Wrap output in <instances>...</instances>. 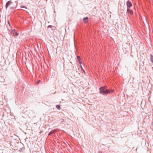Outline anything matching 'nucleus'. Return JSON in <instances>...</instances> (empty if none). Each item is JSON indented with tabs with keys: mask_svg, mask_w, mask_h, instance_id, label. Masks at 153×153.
Returning a JSON list of instances; mask_svg holds the SVG:
<instances>
[{
	"mask_svg": "<svg viewBox=\"0 0 153 153\" xmlns=\"http://www.w3.org/2000/svg\"><path fill=\"white\" fill-rule=\"evenodd\" d=\"M9 25H10V23L9 22Z\"/></svg>",
	"mask_w": 153,
	"mask_h": 153,
	"instance_id": "obj_19",
	"label": "nucleus"
},
{
	"mask_svg": "<svg viewBox=\"0 0 153 153\" xmlns=\"http://www.w3.org/2000/svg\"><path fill=\"white\" fill-rule=\"evenodd\" d=\"M137 148L136 149V151L137 150Z\"/></svg>",
	"mask_w": 153,
	"mask_h": 153,
	"instance_id": "obj_18",
	"label": "nucleus"
},
{
	"mask_svg": "<svg viewBox=\"0 0 153 153\" xmlns=\"http://www.w3.org/2000/svg\"><path fill=\"white\" fill-rule=\"evenodd\" d=\"M70 63H71V64H72V62H70Z\"/></svg>",
	"mask_w": 153,
	"mask_h": 153,
	"instance_id": "obj_15",
	"label": "nucleus"
},
{
	"mask_svg": "<svg viewBox=\"0 0 153 153\" xmlns=\"http://www.w3.org/2000/svg\"><path fill=\"white\" fill-rule=\"evenodd\" d=\"M55 131V130H52V131H51L48 134V135L49 136H50V135L51 134H53V133Z\"/></svg>",
	"mask_w": 153,
	"mask_h": 153,
	"instance_id": "obj_9",
	"label": "nucleus"
},
{
	"mask_svg": "<svg viewBox=\"0 0 153 153\" xmlns=\"http://www.w3.org/2000/svg\"><path fill=\"white\" fill-rule=\"evenodd\" d=\"M88 17L84 18L83 19V21L84 23L86 24L88 23Z\"/></svg>",
	"mask_w": 153,
	"mask_h": 153,
	"instance_id": "obj_6",
	"label": "nucleus"
},
{
	"mask_svg": "<svg viewBox=\"0 0 153 153\" xmlns=\"http://www.w3.org/2000/svg\"><path fill=\"white\" fill-rule=\"evenodd\" d=\"M11 33L13 34L14 36H18L19 35L16 30L15 29L11 30Z\"/></svg>",
	"mask_w": 153,
	"mask_h": 153,
	"instance_id": "obj_2",
	"label": "nucleus"
},
{
	"mask_svg": "<svg viewBox=\"0 0 153 153\" xmlns=\"http://www.w3.org/2000/svg\"><path fill=\"white\" fill-rule=\"evenodd\" d=\"M127 11L128 15H132L133 13V11L129 8H128Z\"/></svg>",
	"mask_w": 153,
	"mask_h": 153,
	"instance_id": "obj_3",
	"label": "nucleus"
},
{
	"mask_svg": "<svg viewBox=\"0 0 153 153\" xmlns=\"http://www.w3.org/2000/svg\"><path fill=\"white\" fill-rule=\"evenodd\" d=\"M56 107L58 110H60L61 109L60 106L59 105H56Z\"/></svg>",
	"mask_w": 153,
	"mask_h": 153,
	"instance_id": "obj_10",
	"label": "nucleus"
},
{
	"mask_svg": "<svg viewBox=\"0 0 153 153\" xmlns=\"http://www.w3.org/2000/svg\"><path fill=\"white\" fill-rule=\"evenodd\" d=\"M59 121L60 123H62L65 122L64 120L63 119L59 120Z\"/></svg>",
	"mask_w": 153,
	"mask_h": 153,
	"instance_id": "obj_12",
	"label": "nucleus"
},
{
	"mask_svg": "<svg viewBox=\"0 0 153 153\" xmlns=\"http://www.w3.org/2000/svg\"><path fill=\"white\" fill-rule=\"evenodd\" d=\"M21 150H22V149H20V150H19V151L20 152H21Z\"/></svg>",
	"mask_w": 153,
	"mask_h": 153,
	"instance_id": "obj_14",
	"label": "nucleus"
},
{
	"mask_svg": "<svg viewBox=\"0 0 153 153\" xmlns=\"http://www.w3.org/2000/svg\"><path fill=\"white\" fill-rule=\"evenodd\" d=\"M12 3L11 2V1H8L6 3L5 5V7L6 9H7L8 7L9 6L12 4Z\"/></svg>",
	"mask_w": 153,
	"mask_h": 153,
	"instance_id": "obj_4",
	"label": "nucleus"
},
{
	"mask_svg": "<svg viewBox=\"0 0 153 153\" xmlns=\"http://www.w3.org/2000/svg\"><path fill=\"white\" fill-rule=\"evenodd\" d=\"M48 28H51L52 30H54L56 27L54 26H53L52 25H49L48 26Z\"/></svg>",
	"mask_w": 153,
	"mask_h": 153,
	"instance_id": "obj_8",
	"label": "nucleus"
},
{
	"mask_svg": "<svg viewBox=\"0 0 153 153\" xmlns=\"http://www.w3.org/2000/svg\"><path fill=\"white\" fill-rule=\"evenodd\" d=\"M83 70V71L84 72V73H85V71H84Z\"/></svg>",
	"mask_w": 153,
	"mask_h": 153,
	"instance_id": "obj_17",
	"label": "nucleus"
},
{
	"mask_svg": "<svg viewBox=\"0 0 153 153\" xmlns=\"http://www.w3.org/2000/svg\"><path fill=\"white\" fill-rule=\"evenodd\" d=\"M21 7L24 8V9H23V10H25L27 9V7H25V6H21Z\"/></svg>",
	"mask_w": 153,
	"mask_h": 153,
	"instance_id": "obj_13",
	"label": "nucleus"
},
{
	"mask_svg": "<svg viewBox=\"0 0 153 153\" xmlns=\"http://www.w3.org/2000/svg\"><path fill=\"white\" fill-rule=\"evenodd\" d=\"M150 60L151 62L153 64V56L151 55H150Z\"/></svg>",
	"mask_w": 153,
	"mask_h": 153,
	"instance_id": "obj_11",
	"label": "nucleus"
},
{
	"mask_svg": "<svg viewBox=\"0 0 153 153\" xmlns=\"http://www.w3.org/2000/svg\"><path fill=\"white\" fill-rule=\"evenodd\" d=\"M77 61L79 62V63L80 64H82V62L80 61V58L79 57V56H77Z\"/></svg>",
	"mask_w": 153,
	"mask_h": 153,
	"instance_id": "obj_7",
	"label": "nucleus"
},
{
	"mask_svg": "<svg viewBox=\"0 0 153 153\" xmlns=\"http://www.w3.org/2000/svg\"><path fill=\"white\" fill-rule=\"evenodd\" d=\"M126 4L127 7L129 8L132 5V4L129 0L127 1Z\"/></svg>",
	"mask_w": 153,
	"mask_h": 153,
	"instance_id": "obj_5",
	"label": "nucleus"
},
{
	"mask_svg": "<svg viewBox=\"0 0 153 153\" xmlns=\"http://www.w3.org/2000/svg\"><path fill=\"white\" fill-rule=\"evenodd\" d=\"M99 90L100 93L105 96H107L108 94H111L114 91V90L107 89V86H105L100 87Z\"/></svg>",
	"mask_w": 153,
	"mask_h": 153,
	"instance_id": "obj_1",
	"label": "nucleus"
},
{
	"mask_svg": "<svg viewBox=\"0 0 153 153\" xmlns=\"http://www.w3.org/2000/svg\"><path fill=\"white\" fill-rule=\"evenodd\" d=\"M81 68H82V66H81Z\"/></svg>",
	"mask_w": 153,
	"mask_h": 153,
	"instance_id": "obj_16",
	"label": "nucleus"
}]
</instances>
